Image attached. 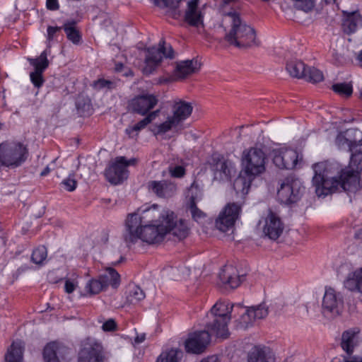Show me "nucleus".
<instances>
[{
	"instance_id": "obj_51",
	"label": "nucleus",
	"mask_w": 362,
	"mask_h": 362,
	"mask_svg": "<svg viewBox=\"0 0 362 362\" xmlns=\"http://www.w3.org/2000/svg\"><path fill=\"white\" fill-rule=\"evenodd\" d=\"M46 6L50 11H57L59 8L58 0H47Z\"/></svg>"
},
{
	"instance_id": "obj_29",
	"label": "nucleus",
	"mask_w": 362,
	"mask_h": 362,
	"mask_svg": "<svg viewBox=\"0 0 362 362\" xmlns=\"http://www.w3.org/2000/svg\"><path fill=\"white\" fill-rule=\"evenodd\" d=\"M344 286L350 291H358L362 294V267L349 274Z\"/></svg>"
},
{
	"instance_id": "obj_62",
	"label": "nucleus",
	"mask_w": 362,
	"mask_h": 362,
	"mask_svg": "<svg viewBox=\"0 0 362 362\" xmlns=\"http://www.w3.org/2000/svg\"><path fill=\"white\" fill-rule=\"evenodd\" d=\"M2 127H3V124H1V123L0 122V129H1Z\"/></svg>"
},
{
	"instance_id": "obj_13",
	"label": "nucleus",
	"mask_w": 362,
	"mask_h": 362,
	"mask_svg": "<svg viewBox=\"0 0 362 362\" xmlns=\"http://www.w3.org/2000/svg\"><path fill=\"white\" fill-rule=\"evenodd\" d=\"M241 211V205L236 203H229L220 212L216 219L215 226L222 232L233 228L235 221L239 218Z\"/></svg>"
},
{
	"instance_id": "obj_59",
	"label": "nucleus",
	"mask_w": 362,
	"mask_h": 362,
	"mask_svg": "<svg viewBox=\"0 0 362 362\" xmlns=\"http://www.w3.org/2000/svg\"><path fill=\"white\" fill-rule=\"evenodd\" d=\"M124 75L126 76H133V73L131 70H127L126 72H124Z\"/></svg>"
},
{
	"instance_id": "obj_9",
	"label": "nucleus",
	"mask_w": 362,
	"mask_h": 362,
	"mask_svg": "<svg viewBox=\"0 0 362 362\" xmlns=\"http://www.w3.org/2000/svg\"><path fill=\"white\" fill-rule=\"evenodd\" d=\"M165 42L161 40L158 47H152L146 49L147 54L145 57V65L142 69V72L146 76H149L154 73L158 66L161 63L163 58L173 59L174 57V51L173 47L169 45L165 46Z\"/></svg>"
},
{
	"instance_id": "obj_33",
	"label": "nucleus",
	"mask_w": 362,
	"mask_h": 362,
	"mask_svg": "<svg viewBox=\"0 0 362 362\" xmlns=\"http://www.w3.org/2000/svg\"><path fill=\"white\" fill-rule=\"evenodd\" d=\"M180 1L181 0H154V3L160 8H169L170 11H168V12L170 15L173 18H177L181 13L180 11L177 10Z\"/></svg>"
},
{
	"instance_id": "obj_3",
	"label": "nucleus",
	"mask_w": 362,
	"mask_h": 362,
	"mask_svg": "<svg viewBox=\"0 0 362 362\" xmlns=\"http://www.w3.org/2000/svg\"><path fill=\"white\" fill-rule=\"evenodd\" d=\"M314 176L313 185L315 187V192L318 197L327 196L337 191L356 192L361 188L359 173L362 169H356L355 166L343 169L339 178L329 179L326 174V164L317 163L313 165Z\"/></svg>"
},
{
	"instance_id": "obj_10",
	"label": "nucleus",
	"mask_w": 362,
	"mask_h": 362,
	"mask_svg": "<svg viewBox=\"0 0 362 362\" xmlns=\"http://www.w3.org/2000/svg\"><path fill=\"white\" fill-rule=\"evenodd\" d=\"M136 162V158L127 160L124 156L117 157L115 162L106 168L105 176L111 184H120L128 177L127 168L135 165Z\"/></svg>"
},
{
	"instance_id": "obj_63",
	"label": "nucleus",
	"mask_w": 362,
	"mask_h": 362,
	"mask_svg": "<svg viewBox=\"0 0 362 362\" xmlns=\"http://www.w3.org/2000/svg\"><path fill=\"white\" fill-rule=\"evenodd\" d=\"M237 308H242L241 305L240 304L237 305H236Z\"/></svg>"
},
{
	"instance_id": "obj_55",
	"label": "nucleus",
	"mask_w": 362,
	"mask_h": 362,
	"mask_svg": "<svg viewBox=\"0 0 362 362\" xmlns=\"http://www.w3.org/2000/svg\"><path fill=\"white\" fill-rule=\"evenodd\" d=\"M124 67V66L122 63H117L115 64V69L117 72H121V71H122Z\"/></svg>"
},
{
	"instance_id": "obj_48",
	"label": "nucleus",
	"mask_w": 362,
	"mask_h": 362,
	"mask_svg": "<svg viewBox=\"0 0 362 362\" xmlns=\"http://www.w3.org/2000/svg\"><path fill=\"white\" fill-rule=\"evenodd\" d=\"M62 27L58 26H48L47 28V39L48 41V47H50V42L54 40V38L57 36V33H59L62 30Z\"/></svg>"
},
{
	"instance_id": "obj_14",
	"label": "nucleus",
	"mask_w": 362,
	"mask_h": 362,
	"mask_svg": "<svg viewBox=\"0 0 362 362\" xmlns=\"http://www.w3.org/2000/svg\"><path fill=\"white\" fill-rule=\"evenodd\" d=\"M322 312L325 315H339L344 309L342 295L332 288H327L322 299Z\"/></svg>"
},
{
	"instance_id": "obj_30",
	"label": "nucleus",
	"mask_w": 362,
	"mask_h": 362,
	"mask_svg": "<svg viewBox=\"0 0 362 362\" xmlns=\"http://www.w3.org/2000/svg\"><path fill=\"white\" fill-rule=\"evenodd\" d=\"M286 70L290 76L294 78H304L307 76V67L301 61L293 60L288 62Z\"/></svg>"
},
{
	"instance_id": "obj_56",
	"label": "nucleus",
	"mask_w": 362,
	"mask_h": 362,
	"mask_svg": "<svg viewBox=\"0 0 362 362\" xmlns=\"http://www.w3.org/2000/svg\"><path fill=\"white\" fill-rule=\"evenodd\" d=\"M354 238L356 239H361V238H362V228H360V229H358V230L356 231V233L354 234Z\"/></svg>"
},
{
	"instance_id": "obj_11",
	"label": "nucleus",
	"mask_w": 362,
	"mask_h": 362,
	"mask_svg": "<svg viewBox=\"0 0 362 362\" xmlns=\"http://www.w3.org/2000/svg\"><path fill=\"white\" fill-rule=\"evenodd\" d=\"M105 359V351L100 342L90 337L83 341L78 362H104Z\"/></svg>"
},
{
	"instance_id": "obj_38",
	"label": "nucleus",
	"mask_w": 362,
	"mask_h": 362,
	"mask_svg": "<svg viewBox=\"0 0 362 362\" xmlns=\"http://www.w3.org/2000/svg\"><path fill=\"white\" fill-rule=\"evenodd\" d=\"M75 22H69L65 23L63 26L64 32L66 34L67 38L74 44H78L81 40V35L79 32L74 27Z\"/></svg>"
},
{
	"instance_id": "obj_17",
	"label": "nucleus",
	"mask_w": 362,
	"mask_h": 362,
	"mask_svg": "<svg viewBox=\"0 0 362 362\" xmlns=\"http://www.w3.org/2000/svg\"><path fill=\"white\" fill-rule=\"evenodd\" d=\"M210 165L215 180L219 181L230 180L233 170V166L230 161L225 160L220 154L214 153L211 156Z\"/></svg>"
},
{
	"instance_id": "obj_15",
	"label": "nucleus",
	"mask_w": 362,
	"mask_h": 362,
	"mask_svg": "<svg viewBox=\"0 0 362 362\" xmlns=\"http://www.w3.org/2000/svg\"><path fill=\"white\" fill-rule=\"evenodd\" d=\"M30 65L34 67V71L30 72V78L33 86L37 88H41L44 83L45 79L43 77V72L49 66V60L47 59V50L43 51L37 58H28V59Z\"/></svg>"
},
{
	"instance_id": "obj_22",
	"label": "nucleus",
	"mask_w": 362,
	"mask_h": 362,
	"mask_svg": "<svg viewBox=\"0 0 362 362\" xmlns=\"http://www.w3.org/2000/svg\"><path fill=\"white\" fill-rule=\"evenodd\" d=\"M284 225L280 218L272 211L269 212L265 219L263 233L271 240H276L282 234Z\"/></svg>"
},
{
	"instance_id": "obj_18",
	"label": "nucleus",
	"mask_w": 362,
	"mask_h": 362,
	"mask_svg": "<svg viewBox=\"0 0 362 362\" xmlns=\"http://www.w3.org/2000/svg\"><path fill=\"white\" fill-rule=\"evenodd\" d=\"M68 355L69 349L55 341L48 343L43 350L45 362H67Z\"/></svg>"
},
{
	"instance_id": "obj_12",
	"label": "nucleus",
	"mask_w": 362,
	"mask_h": 362,
	"mask_svg": "<svg viewBox=\"0 0 362 362\" xmlns=\"http://www.w3.org/2000/svg\"><path fill=\"white\" fill-rule=\"evenodd\" d=\"M358 333V329H352L343 332L341 347L346 354L333 358L331 362H362V357L353 355L354 349L356 345V338Z\"/></svg>"
},
{
	"instance_id": "obj_5",
	"label": "nucleus",
	"mask_w": 362,
	"mask_h": 362,
	"mask_svg": "<svg viewBox=\"0 0 362 362\" xmlns=\"http://www.w3.org/2000/svg\"><path fill=\"white\" fill-rule=\"evenodd\" d=\"M226 16L230 18V29L224 39L230 45L240 49L259 46L255 28L243 21L239 13L229 12Z\"/></svg>"
},
{
	"instance_id": "obj_27",
	"label": "nucleus",
	"mask_w": 362,
	"mask_h": 362,
	"mask_svg": "<svg viewBox=\"0 0 362 362\" xmlns=\"http://www.w3.org/2000/svg\"><path fill=\"white\" fill-rule=\"evenodd\" d=\"M198 69L197 61L186 60L177 64L174 74L177 78L182 79L196 72Z\"/></svg>"
},
{
	"instance_id": "obj_36",
	"label": "nucleus",
	"mask_w": 362,
	"mask_h": 362,
	"mask_svg": "<svg viewBox=\"0 0 362 362\" xmlns=\"http://www.w3.org/2000/svg\"><path fill=\"white\" fill-rule=\"evenodd\" d=\"M145 297L144 291L139 286L134 285L129 288L127 300L131 304H136L144 300Z\"/></svg>"
},
{
	"instance_id": "obj_2",
	"label": "nucleus",
	"mask_w": 362,
	"mask_h": 362,
	"mask_svg": "<svg viewBox=\"0 0 362 362\" xmlns=\"http://www.w3.org/2000/svg\"><path fill=\"white\" fill-rule=\"evenodd\" d=\"M226 302H217L207 314L209 321L206 324L207 330L194 332L189 334L185 342V350L188 353L202 354L210 342L211 336L226 339L229 332L228 323L233 305L229 306Z\"/></svg>"
},
{
	"instance_id": "obj_57",
	"label": "nucleus",
	"mask_w": 362,
	"mask_h": 362,
	"mask_svg": "<svg viewBox=\"0 0 362 362\" xmlns=\"http://www.w3.org/2000/svg\"><path fill=\"white\" fill-rule=\"evenodd\" d=\"M50 172V169L47 166L40 173L41 176H45Z\"/></svg>"
},
{
	"instance_id": "obj_53",
	"label": "nucleus",
	"mask_w": 362,
	"mask_h": 362,
	"mask_svg": "<svg viewBox=\"0 0 362 362\" xmlns=\"http://www.w3.org/2000/svg\"><path fill=\"white\" fill-rule=\"evenodd\" d=\"M145 339H146V334L142 333V334H137L135 337L134 341L135 344H139L142 343L143 341H144Z\"/></svg>"
},
{
	"instance_id": "obj_16",
	"label": "nucleus",
	"mask_w": 362,
	"mask_h": 362,
	"mask_svg": "<svg viewBox=\"0 0 362 362\" xmlns=\"http://www.w3.org/2000/svg\"><path fill=\"white\" fill-rule=\"evenodd\" d=\"M157 97L153 94L139 95L131 100L128 103V107L130 111L141 115H146L150 112L158 103Z\"/></svg>"
},
{
	"instance_id": "obj_54",
	"label": "nucleus",
	"mask_w": 362,
	"mask_h": 362,
	"mask_svg": "<svg viewBox=\"0 0 362 362\" xmlns=\"http://www.w3.org/2000/svg\"><path fill=\"white\" fill-rule=\"evenodd\" d=\"M201 362H218V358L215 356H212L202 360Z\"/></svg>"
},
{
	"instance_id": "obj_24",
	"label": "nucleus",
	"mask_w": 362,
	"mask_h": 362,
	"mask_svg": "<svg viewBox=\"0 0 362 362\" xmlns=\"http://www.w3.org/2000/svg\"><path fill=\"white\" fill-rule=\"evenodd\" d=\"M199 0H190L185 13V21L193 27L203 25V16L198 8Z\"/></svg>"
},
{
	"instance_id": "obj_40",
	"label": "nucleus",
	"mask_w": 362,
	"mask_h": 362,
	"mask_svg": "<svg viewBox=\"0 0 362 362\" xmlns=\"http://www.w3.org/2000/svg\"><path fill=\"white\" fill-rule=\"evenodd\" d=\"M332 89L336 93L340 95L349 97L353 92L352 86L348 83H338L332 85Z\"/></svg>"
},
{
	"instance_id": "obj_32",
	"label": "nucleus",
	"mask_w": 362,
	"mask_h": 362,
	"mask_svg": "<svg viewBox=\"0 0 362 362\" xmlns=\"http://www.w3.org/2000/svg\"><path fill=\"white\" fill-rule=\"evenodd\" d=\"M159 112V110L149 112L144 119L137 122L136 124L127 128L125 132L129 136H131L134 132H139L141 129H144L153 120H154L158 115Z\"/></svg>"
},
{
	"instance_id": "obj_4",
	"label": "nucleus",
	"mask_w": 362,
	"mask_h": 362,
	"mask_svg": "<svg viewBox=\"0 0 362 362\" xmlns=\"http://www.w3.org/2000/svg\"><path fill=\"white\" fill-rule=\"evenodd\" d=\"M242 164L243 169L235 179L233 187L246 194L254 178L265 170V154L260 148H251L247 153L244 152Z\"/></svg>"
},
{
	"instance_id": "obj_49",
	"label": "nucleus",
	"mask_w": 362,
	"mask_h": 362,
	"mask_svg": "<svg viewBox=\"0 0 362 362\" xmlns=\"http://www.w3.org/2000/svg\"><path fill=\"white\" fill-rule=\"evenodd\" d=\"M117 324L113 319H109L105 322L102 326L103 330L105 332H111L116 329Z\"/></svg>"
},
{
	"instance_id": "obj_28",
	"label": "nucleus",
	"mask_w": 362,
	"mask_h": 362,
	"mask_svg": "<svg viewBox=\"0 0 362 362\" xmlns=\"http://www.w3.org/2000/svg\"><path fill=\"white\" fill-rule=\"evenodd\" d=\"M23 349L21 341L13 342L5 356L6 362H23Z\"/></svg>"
},
{
	"instance_id": "obj_6",
	"label": "nucleus",
	"mask_w": 362,
	"mask_h": 362,
	"mask_svg": "<svg viewBox=\"0 0 362 362\" xmlns=\"http://www.w3.org/2000/svg\"><path fill=\"white\" fill-rule=\"evenodd\" d=\"M336 144L339 148H348L351 152V166L362 169V132L357 129H349L340 133L336 138Z\"/></svg>"
},
{
	"instance_id": "obj_1",
	"label": "nucleus",
	"mask_w": 362,
	"mask_h": 362,
	"mask_svg": "<svg viewBox=\"0 0 362 362\" xmlns=\"http://www.w3.org/2000/svg\"><path fill=\"white\" fill-rule=\"evenodd\" d=\"M144 214V216L138 213L129 214L126 218L123 236L128 247L139 240L148 244L158 243L168 233H172L179 240L185 238L189 234L186 222L182 219L178 221L173 211L167 210L159 214L153 206Z\"/></svg>"
},
{
	"instance_id": "obj_26",
	"label": "nucleus",
	"mask_w": 362,
	"mask_h": 362,
	"mask_svg": "<svg viewBox=\"0 0 362 362\" xmlns=\"http://www.w3.org/2000/svg\"><path fill=\"white\" fill-rule=\"evenodd\" d=\"M345 18L342 23V28L344 33L351 34L355 33L358 28L362 27V16L358 11L345 12L344 11Z\"/></svg>"
},
{
	"instance_id": "obj_8",
	"label": "nucleus",
	"mask_w": 362,
	"mask_h": 362,
	"mask_svg": "<svg viewBox=\"0 0 362 362\" xmlns=\"http://www.w3.org/2000/svg\"><path fill=\"white\" fill-rule=\"evenodd\" d=\"M277 190V199L279 202L286 205L298 202L305 191V187L301 182L292 176L281 180Z\"/></svg>"
},
{
	"instance_id": "obj_42",
	"label": "nucleus",
	"mask_w": 362,
	"mask_h": 362,
	"mask_svg": "<svg viewBox=\"0 0 362 362\" xmlns=\"http://www.w3.org/2000/svg\"><path fill=\"white\" fill-rule=\"evenodd\" d=\"M101 276H107L108 279V286L111 285L113 288H117L120 284V275L112 267L107 268L106 274Z\"/></svg>"
},
{
	"instance_id": "obj_21",
	"label": "nucleus",
	"mask_w": 362,
	"mask_h": 362,
	"mask_svg": "<svg viewBox=\"0 0 362 362\" xmlns=\"http://www.w3.org/2000/svg\"><path fill=\"white\" fill-rule=\"evenodd\" d=\"M148 189L160 198H170L177 192V186L167 180H151L147 184Z\"/></svg>"
},
{
	"instance_id": "obj_31",
	"label": "nucleus",
	"mask_w": 362,
	"mask_h": 362,
	"mask_svg": "<svg viewBox=\"0 0 362 362\" xmlns=\"http://www.w3.org/2000/svg\"><path fill=\"white\" fill-rule=\"evenodd\" d=\"M108 286V279L107 276H100L98 279H90L86 284V289L91 295L99 293L102 290Z\"/></svg>"
},
{
	"instance_id": "obj_35",
	"label": "nucleus",
	"mask_w": 362,
	"mask_h": 362,
	"mask_svg": "<svg viewBox=\"0 0 362 362\" xmlns=\"http://www.w3.org/2000/svg\"><path fill=\"white\" fill-rule=\"evenodd\" d=\"M182 352L179 349H170L161 352L156 362H179Z\"/></svg>"
},
{
	"instance_id": "obj_19",
	"label": "nucleus",
	"mask_w": 362,
	"mask_h": 362,
	"mask_svg": "<svg viewBox=\"0 0 362 362\" xmlns=\"http://www.w3.org/2000/svg\"><path fill=\"white\" fill-rule=\"evenodd\" d=\"M298 158L295 150H279L274 152L273 163L280 169H293L298 163Z\"/></svg>"
},
{
	"instance_id": "obj_7",
	"label": "nucleus",
	"mask_w": 362,
	"mask_h": 362,
	"mask_svg": "<svg viewBox=\"0 0 362 362\" xmlns=\"http://www.w3.org/2000/svg\"><path fill=\"white\" fill-rule=\"evenodd\" d=\"M28 150L20 142L4 141L0 144V166L16 168L27 159Z\"/></svg>"
},
{
	"instance_id": "obj_41",
	"label": "nucleus",
	"mask_w": 362,
	"mask_h": 362,
	"mask_svg": "<svg viewBox=\"0 0 362 362\" xmlns=\"http://www.w3.org/2000/svg\"><path fill=\"white\" fill-rule=\"evenodd\" d=\"M47 251L45 246H40L35 249L31 255V260L36 264H41L47 258Z\"/></svg>"
},
{
	"instance_id": "obj_23",
	"label": "nucleus",
	"mask_w": 362,
	"mask_h": 362,
	"mask_svg": "<svg viewBox=\"0 0 362 362\" xmlns=\"http://www.w3.org/2000/svg\"><path fill=\"white\" fill-rule=\"evenodd\" d=\"M218 277L223 285L233 289L238 287L245 279V275H240L235 268L232 266L224 267L220 272Z\"/></svg>"
},
{
	"instance_id": "obj_25",
	"label": "nucleus",
	"mask_w": 362,
	"mask_h": 362,
	"mask_svg": "<svg viewBox=\"0 0 362 362\" xmlns=\"http://www.w3.org/2000/svg\"><path fill=\"white\" fill-rule=\"evenodd\" d=\"M193 107L191 103L178 100L173 105V115L171 116L178 124L188 118L192 112Z\"/></svg>"
},
{
	"instance_id": "obj_52",
	"label": "nucleus",
	"mask_w": 362,
	"mask_h": 362,
	"mask_svg": "<svg viewBox=\"0 0 362 362\" xmlns=\"http://www.w3.org/2000/svg\"><path fill=\"white\" fill-rule=\"evenodd\" d=\"M75 288L76 286L72 281H71L69 279L66 280L64 288L67 293H71L75 290Z\"/></svg>"
},
{
	"instance_id": "obj_58",
	"label": "nucleus",
	"mask_w": 362,
	"mask_h": 362,
	"mask_svg": "<svg viewBox=\"0 0 362 362\" xmlns=\"http://www.w3.org/2000/svg\"><path fill=\"white\" fill-rule=\"evenodd\" d=\"M124 259V257L122 255L119 256V259L117 260V261H112V265H117L118 264H119L120 262H122L123 260Z\"/></svg>"
},
{
	"instance_id": "obj_60",
	"label": "nucleus",
	"mask_w": 362,
	"mask_h": 362,
	"mask_svg": "<svg viewBox=\"0 0 362 362\" xmlns=\"http://www.w3.org/2000/svg\"><path fill=\"white\" fill-rule=\"evenodd\" d=\"M358 61L360 62L361 66H362V51L360 52L358 57Z\"/></svg>"
},
{
	"instance_id": "obj_34",
	"label": "nucleus",
	"mask_w": 362,
	"mask_h": 362,
	"mask_svg": "<svg viewBox=\"0 0 362 362\" xmlns=\"http://www.w3.org/2000/svg\"><path fill=\"white\" fill-rule=\"evenodd\" d=\"M178 124L171 116H168L165 122L159 124L153 125L151 127V131L154 135L163 134Z\"/></svg>"
},
{
	"instance_id": "obj_44",
	"label": "nucleus",
	"mask_w": 362,
	"mask_h": 362,
	"mask_svg": "<svg viewBox=\"0 0 362 362\" xmlns=\"http://www.w3.org/2000/svg\"><path fill=\"white\" fill-rule=\"evenodd\" d=\"M189 202L188 204L192 202L197 204V201L202 197V189L198 183L194 182L189 188Z\"/></svg>"
},
{
	"instance_id": "obj_37",
	"label": "nucleus",
	"mask_w": 362,
	"mask_h": 362,
	"mask_svg": "<svg viewBox=\"0 0 362 362\" xmlns=\"http://www.w3.org/2000/svg\"><path fill=\"white\" fill-rule=\"evenodd\" d=\"M248 362H269L264 349L255 346L248 353Z\"/></svg>"
},
{
	"instance_id": "obj_20",
	"label": "nucleus",
	"mask_w": 362,
	"mask_h": 362,
	"mask_svg": "<svg viewBox=\"0 0 362 362\" xmlns=\"http://www.w3.org/2000/svg\"><path fill=\"white\" fill-rule=\"evenodd\" d=\"M268 315V308L264 304L247 308L241 315L240 324L244 328H247L257 320H262Z\"/></svg>"
},
{
	"instance_id": "obj_61",
	"label": "nucleus",
	"mask_w": 362,
	"mask_h": 362,
	"mask_svg": "<svg viewBox=\"0 0 362 362\" xmlns=\"http://www.w3.org/2000/svg\"><path fill=\"white\" fill-rule=\"evenodd\" d=\"M336 0H322V1H324L326 4H330L332 2H335Z\"/></svg>"
},
{
	"instance_id": "obj_39",
	"label": "nucleus",
	"mask_w": 362,
	"mask_h": 362,
	"mask_svg": "<svg viewBox=\"0 0 362 362\" xmlns=\"http://www.w3.org/2000/svg\"><path fill=\"white\" fill-rule=\"evenodd\" d=\"M76 106L79 113L88 114L91 110L90 100L83 95L78 96L76 99Z\"/></svg>"
},
{
	"instance_id": "obj_45",
	"label": "nucleus",
	"mask_w": 362,
	"mask_h": 362,
	"mask_svg": "<svg viewBox=\"0 0 362 362\" xmlns=\"http://www.w3.org/2000/svg\"><path fill=\"white\" fill-rule=\"evenodd\" d=\"M91 86L95 90H100L103 88L111 90L115 87V83L114 81L110 80L99 78L96 81H94Z\"/></svg>"
},
{
	"instance_id": "obj_46",
	"label": "nucleus",
	"mask_w": 362,
	"mask_h": 362,
	"mask_svg": "<svg viewBox=\"0 0 362 362\" xmlns=\"http://www.w3.org/2000/svg\"><path fill=\"white\" fill-rule=\"evenodd\" d=\"M187 206L194 221H199L205 217V214L197 208L195 203L187 204Z\"/></svg>"
},
{
	"instance_id": "obj_47",
	"label": "nucleus",
	"mask_w": 362,
	"mask_h": 362,
	"mask_svg": "<svg viewBox=\"0 0 362 362\" xmlns=\"http://www.w3.org/2000/svg\"><path fill=\"white\" fill-rule=\"evenodd\" d=\"M62 185H64L67 191L72 192L76 188L77 182L74 178V176L70 175L62 182Z\"/></svg>"
},
{
	"instance_id": "obj_50",
	"label": "nucleus",
	"mask_w": 362,
	"mask_h": 362,
	"mask_svg": "<svg viewBox=\"0 0 362 362\" xmlns=\"http://www.w3.org/2000/svg\"><path fill=\"white\" fill-rule=\"evenodd\" d=\"M185 173V168L182 166L177 165L170 170V175L174 177H182Z\"/></svg>"
},
{
	"instance_id": "obj_43",
	"label": "nucleus",
	"mask_w": 362,
	"mask_h": 362,
	"mask_svg": "<svg viewBox=\"0 0 362 362\" xmlns=\"http://www.w3.org/2000/svg\"><path fill=\"white\" fill-rule=\"evenodd\" d=\"M304 78L312 83H318L324 79V76L319 69L310 67L307 68V76L304 77Z\"/></svg>"
}]
</instances>
